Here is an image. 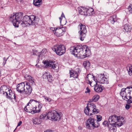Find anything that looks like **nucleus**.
I'll return each mask as SVG.
<instances>
[{
    "mask_svg": "<svg viewBox=\"0 0 132 132\" xmlns=\"http://www.w3.org/2000/svg\"><path fill=\"white\" fill-rule=\"evenodd\" d=\"M23 13L19 12L15 14L11 15L10 20L15 27H18L19 24H20L23 27L29 25H35L38 22V19L34 15L30 16L26 15L22 18Z\"/></svg>",
    "mask_w": 132,
    "mask_h": 132,
    "instance_id": "1",
    "label": "nucleus"
},
{
    "mask_svg": "<svg viewBox=\"0 0 132 132\" xmlns=\"http://www.w3.org/2000/svg\"><path fill=\"white\" fill-rule=\"evenodd\" d=\"M70 50L73 55L81 59L88 57L91 55L90 50L86 45L82 47L73 46L70 48Z\"/></svg>",
    "mask_w": 132,
    "mask_h": 132,
    "instance_id": "2",
    "label": "nucleus"
},
{
    "mask_svg": "<svg viewBox=\"0 0 132 132\" xmlns=\"http://www.w3.org/2000/svg\"><path fill=\"white\" fill-rule=\"evenodd\" d=\"M120 94L124 100L127 101L128 103L126 104L125 108L128 110L130 107V103H132L130 100L132 99V87H127L122 89Z\"/></svg>",
    "mask_w": 132,
    "mask_h": 132,
    "instance_id": "3",
    "label": "nucleus"
},
{
    "mask_svg": "<svg viewBox=\"0 0 132 132\" xmlns=\"http://www.w3.org/2000/svg\"><path fill=\"white\" fill-rule=\"evenodd\" d=\"M24 77L29 81V83L27 82H24L25 85L27 86L26 94L28 95L31 93L32 91V89L31 86L34 85L35 84V80L29 75H26Z\"/></svg>",
    "mask_w": 132,
    "mask_h": 132,
    "instance_id": "4",
    "label": "nucleus"
},
{
    "mask_svg": "<svg viewBox=\"0 0 132 132\" xmlns=\"http://www.w3.org/2000/svg\"><path fill=\"white\" fill-rule=\"evenodd\" d=\"M108 121L110 125L112 126H117L119 127L122 125L121 120L120 119V117H118L115 115L110 116Z\"/></svg>",
    "mask_w": 132,
    "mask_h": 132,
    "instance_id": "5",
    "label": "nucleus"
},
{
    "mask_svg": "<svg viewBox=\"0 0 132 132\" xmlns=\"http://www.w3.org/2000/svg\"><path fill=\"white\" fill-rule=\"evenodd\" d=\"M46 68H50L53 72H57L59 70V66L55 64V62L52 60L45 61L43 62Z\"/></svg>",
    "mask_w": 132,
    "mask_h": 132,
    "instance_id": "6",
    "label": "nucleus"
},
{
    "mask_svg": "<svg viewBox=\"0 0 132 132\" xmlns=\"http://www.w3.org/2000/svg\"><path fill=\"white\" fill-rule=\"evenodd\" d=\"M61 113H59L56 111L53 110L49 111L47 113L48 119L54 120V121L59 120L61 117Z\"/></svg>",
    "mask_w": 132,
    "mask_h": 132,
    "instance_id": "7",
    "label": "nucleus"
},
{
    "mask_svg": "<svg viewBox=\"0 0 132 132\" xmlns=\"http://www.w3.org/2000/svg\"><path fill=\"white\" fill-rule=\"evenodd\" d=\"M52 50L54 51L56 54L59 55H61L65 52V48L63 45H56L52 48Z\"/></svg>",
    "mask_w": 132,
    "mask_h": 132,
    "instance_id": "8",
    "label": "nucleus"
},
{
    "mask_svg": "<svg viewBox=\"0 0 132 132\" xmlns=\"http://www.w3.org/2000/svg\"><path fill=\"white\" fill-rule=\"evenodd\" d=\"M94 121V119L89 118L86 122V127L90 129L91 127H98L100 126V124L98 122H97V124L95 123Z\"/></svg>",
    "mask_w": 132,
    "mask_h": 132,
    "instance_id": "9",
    "label": "nucleus"
},
{
    "mask_svg": "<svg viewBox=\"0 0 132 132\" xmlns=\"http://www.w3.org/2000/svg\"><path fill=\"white\" fill-rule=\"evenodd\" d=\"M78 27L80 29V39L81 40L83 41L86 36L87 30L86 27L85 25L80 23L78 25Z\"/></svg>",
    "mask_w": 132,
    "mask_h": 132,
    "instance_id": "10",
    "label": "nucleus"
},
{
    "mask_svg": "<svg viewBox=\"0 0 132 132\" xmlns=\"http://www.w3.org/2000/svg\"><path fill=\"white\" fill-rule=\"evenodd\" d=\"M52 30L53 31H55V34L57 37H60L62 36L64 34L67 29L66 27H58L57 28H53Z\"/></svg>",
    "mask_w": 132,
    "mask_h": 132,
    "instance_id": "11",
    "label": "nucleus"
},
{
    "mask_svg": "<svg viewBox=\"0 0 132 132\" xmlns=\"http://www.w3.org/2000/svg\"><path fill=\"white\" fill-rule=\"evenodd\" d=\"M95 106L94 104L93 103L88 104L84 109V112L87 115L91 116L92 115V112Z\"/></svg>",
    "mask_w": 132,
    "mask_h": 132,
    "instance_id": "12",
    "label": "nucleus"
},
{
    "mask_svg": "<svg viewBox=\"0 0 132 132\" xmlns=\"http://www.w3.org/2000/svg\"><path fill=\"white\" fill-rule=\"evenodd\" d=\"M97 82L101 84H108V79L105 77L104 74H100L99 75L96 79Z\"/></svg>",
    "mask_w": 132,
    "mask_h": 132,
    "instance_id": "13",
    "label": "nucleus"
},
{
    "mask_svg": "<svg viewBox=\"0 0 132 132\" xmlns=\"http://www.w3.org/2000/svg\"><path fill=\"white\" fill-rule=\"evenodd\" d=\"M25 84L24 82H22L17 85L16 89L19 92L22 93L24 92L26 94V89L25 88Z\"/></svg>",
    "mask_w": 132,
    "mask_h": 132,
    "instance_id": "14",
    "label": "nucleus"
},
{
    "mask_svg": "<svg viewBox=\"0 0 132 132\" xmlns=\"http://www.w3.org/2000/svg\"><path fill=\"white\" fill-rule=\"evenodd\" d=\"M86 80L87 81H88L87 83L89 84L91 86V84L92 82L93 81V80L95 81V82L96 81L95 79V77L93 75L90 74H89L87 75L86 78Z\"/></svg>",
    "mask_w": 132,
    "mask_h": 132,
    "instance_id": "15",
    "label": "nucleus"
},
{
    "mask_svg": "<svg viewBox=\"0 0 132 132\" xmlns=\"http://www.w3.org/2000/svg\"><path fill=\"white\" fill-rule=\"evenodd\" d=\"M9 90V88L5 85L2 86L1 87L0 93L3 94L7 95Z\"/></svg>",
    "mask_w": 132,
    "mask_h": 132,
    "instance_id": "16",
    "label": "nucleus"
},
{
    "mask_svg": "<svg viewBox=\"0 0 132 132\" xmlns=\"http://www.w3.org/2000/svg\"><path fill=\"white\" fill-rule=\"evenodd\" d=\"M80 72V71L79 69H77L76 71H74L73 72H71V71H70L69 72L70 77H72L74 78H77L78 76V73Z\"/></svg>",
    "mask_w": 132,
    "mask_h": 132,
    "instance_id": "17",
    "label": "nucleus"
},
{
    "mask_svg": "<svg viewBox=\"0 0 132 132\" xmlns=\"http://www.w3.org/2000/svg\"><path fill=\"white\" fill-rule=\"evenodd\" d=\"M43 77L44 79H47L50 82L52 81L53 78L48 72H45L43 75Z\"/></svg>",
    "mask_w": 132,
    "mask_h": 132,
    "instance_id": "18",
    "label": "nucleus"
},
{
    "mask_svg": "<svg viewBox=\"0 0 132 132\" xmlns=\"http://www.w3.org/2000/svg\"><path fill=\"white\" fill-rule=\"evenodd\" d=\"M33 108H32L31 105L29 101V103H28L27 106L25 107L24 110L27 112L31 113L32 114L33 113Z\"/></svg>",
    "mask_w": 132,
    "mask_h": 132,
    "instance_id": "19",
    "label": "nucleus"
},
{
    "mask_svg": "<svg viewBox=\"0 0 132 132\" xmlns=\"http://www.w3.org/2000/svg\"><path fill=\"white\" fill-rule=\"evenodd\" d=\"M103 88L102 86L98 85L96 83L94 86V90L96 92L100 93L102 92L103 89Z\"/></svg>",
    "mask_w": 132,
    "mask_h": 132,
    "instance_id": "20",
    "label": "nucleus"
},
{
    "mask_svg": "<svg viewBox=\"0 0 132 132\" xmlns=\"http://www.w3.org/2000/svg\"><path fill=\"white\" fill-rule=\"evenodd\" d=\"M86 9L85 15L90 16L92 15L93 14L94 10L92 8H89V9L86 8Z\"/></svg>",
    "mask_w": 132,
    "mask_h": 132,
    "instance_id": "21",
    "label": "nucleus"
},
{
    "mask_svg": "<svg viewBox=\"0 0 132 132\" xmlns=\"http://www.w3.org/2000/svg\"><path fill=\"white\" fill-rule=\"evenodd\" d=\"M14 95V93L12 92V90L11 89H9V90L7 93V94L5 95L6 96L7 98L12 99L13 98Z\"/></svg>",
    "mask_w": 132,
    "mask_h": 132,
    "instance_id": "22",
    "label": "nucleus"
},
{
    "mask_svg": "<svg viewBox=\"0 0 132 132\" xmlns=\"http://www.w3.org/2000/svg\"><path fill=\"white\" fill-rule=\"evenodd\" d=\"M30 102L32 108H33V110L38 104L39 102L37 101L33 100H30Z\"/></svg>",
    "mask_w": 132,
    "mask_h": 132,
    "instance_id": "23",
    "label": "nucleus"
},
{
    "mask_svg": "<svg viewBox=\"0 0 132 132\" xmlns=\"http://www.w3.org/2000/svg\"><path fill=\"white\" fill-rule=\"evenodd\" d=\"M41 108V105L39 103L35 108L33 110L32 114L40 112Z\"/></svg>",
    "mask_w": 132,
    "mask_h": 132,
    "instance_id": "24",
    "label": "nucleus"
},
{
    "mask_svg": "<svg viewBox=\"0 0 132 132\" xmlns=\"http://www.w3.org/2000/svg\"><path fill=\"white\" fill-rule=\"evenodd\" d=\"M86 8L83 7H81L78 8V12L81 15H85V13Z\"/></svg>",
    "mask_w": 132,
    "mask_h": 132,
    "instance_id": "25",
    "label": "nucleus"
},
{
    "mask_svg": "<svg viewBox=\"0 0 132 132\" xmlns=\"http://www.w3.org/2000/svg\"><path fill=\"white\" fill-rule=\"evenodd\" d=\"M123 27L124 30L125 31L127 32L130 31L131 29V26L128 24H126Z\"/></svg>",
    "mask_w": 132,
    "mask_h": 132,
    "instance_id": "26",
    "label": "nucleus"
},
{
    "mask_svg": "<svg viewBox=\"0 0 132 132\" xmlns=\"http://www.w3.org/2000/svg\"><path fill=\"white\" fill-rule=\"evenodd\" d=\"M42 3V0H34L33 4L36 6H40Z\"/></svg>",
    "mask_w": 132,
    "mask_h": 132,
    "instance_id": "27",
    "label": "nucleus"
},
{
    "mask_svg": "<svg viewBox=\"0 0 132 132\" xmlns=\"http://www.w3.org/2000/svg\"><path fill=\"white\" fill-rule=\"evenodd\" d=\"M33 122L35 124H40L41 122V120L39 119L38 118H35L33 120Z\"/></svg>",
    "mask_w": 132,
    "mask_h": 132,
    "instance_id": "28",
    "label": "nucleus"
},
{
    "mask_svg": "<svg viewBox=\"0 0 132 132\" xmlns=\"http://www.w3.org/2000/svg\"><path fill=\"white\" fill-rule=\"evenodd\" d=\"M39 118L41 120V119L46 120L47 119H48V118H47V113L46 114H41Z\"/></svg>",
    "mask_w": 132,
    "mask_h": 132,
    "instance_id": "29",
    "label": "nucleus"
},
{
    "mask_svg": "<svg viewBox=\"0 0 132 132\" xmlns=\"http://www.w3.org/2000/svg\"><path fill=\"white\" fill-rule=\"evenodd\" d=\"M43 51L46 52V50L45 49H43L42 50V51L40 52H38L37 51H34L33 52V54L38 56L39 57L40 55H41L42 53H43Z\"/></svg>",
    "mask_w": 132,
    "mask_h": 132,
    "instance_id": "30",
    "label": "nucleus"
},
{
    "mask_svg": "<svg viewBox=\"0 0 132 132\" xmlns=\"http://www.w3.org/2000/svg\"><path fill=\"white\" fill-rule=\"evenodd\" d=\"M83 65L86 68H87L89 67L90 66V62L88 61H85L84 62Z\"/></svg>",
    "mask_w": 132,
    "mask_h": 132,
    "instance_id": "31",
    "label": "nucleus"
},
{
    "mask_svg": "<svg viewBox=\"0 0 132 132\" xmlns=\"http://www.w3.org/2000/svg\"><path fill=\"white\" fill-rule=\"evenodd\" d=\"M110 20L111 21V23L112 24H114V23L117 20L116 16L114 15L111 17Z\"/></svg>",
    "mask_w": 132,
    "mask_h": 132,
    "instance_id": "32",
    "label": "nucleus"
},
{
    "mask_svg": "<svg viewBox=\"0 0 132 132\" xmlns=\"http://www.w3.org/2000/svg\"><path fill=\"white\" fill-rule=\"evenodd\" d=\"M110 127L109 128L110 130V131H112L113 132H115L116 130V127L117 126H112L111 125L110 126Z\"/></svg>",
    "mask_w": 132,
    "mask_h": 132,
    "instance_id": "33",
    "label": "nucleus"
},
{
    "mask_svg": "<svg viewBox=\"0 0 132 132\" xmlns=\"http://www.w3.org/2000/svg\"><path fill=\"white\" fill-rule=\"evenodd\" d=\"M99 110L98 109H96V107L95 106H94L93 108V110L92 112V115L93 114H96L99 113Z\"/></svg>",
    "mask_w": 132,
    "mask_h": 132,
    "instance_id": "34",
    "label": "nucleus"
},
{
    "mask_svg": "<svg viewBox=\"0 0 132 132\" xmlns=\"http://www.w3.org/2000/svg\"><path fill=\"white\" fill-rule=\"evenodd\" d=\"M99 98V95H96L94 96L92 98V100L93 101L96 102L98 101Z\"/></svg>",
    "mask_w": 132,
    "mask_h": 132,
    "instance_id": "35",
    "label": "nucleus"
},
{
    "mask_svg": "<svg viewBox=\"0 0 132 132\" xmlns=\"http://www.w3.org/2000/svg\"><path fill=\"white\" fill-rule=\"evenodd\" d=\"M127 70L128 71L129 74L130 76H132V66L127 67Z\"/></svg>",
    "mask_w": 132,
    "mask_h": 132,
    "instance_id": "36",
    "label": "nucleus"
},
{
    "mask_svg": "<svg viewBox=\"0 0 132 132\" xmlns=\"http://www.w3.org/2000/svg\"><path fill=\"white\" fill-rule=\"evenodd\" d=\"M43 97L45 99V100H46L48 102H50L52 101V100L49 97L45 96H43Z\"/></svg>",
    "mask_w": 132,
    "mask_h": 132,
    "instance_id": "37",
    "label": "nucleus"
},
{
    "mask_svg": "<svg viewBox=\"0 0 132 132\" xmlns=\"http://www.w3.org/2000/svg\"><path fill=\"white\" fill-rule=\"evenodd\" d=\"M128 9L129 12L132 13V4H130Z\"/></svg>",
    "mask_w": 132,
    "mask_h": 132,
    "instance_id": "38",
    "label": "nucleus"
},
{
    "mask_svg": "<svg viewBox=\"0 0 132 132\" xmlns=\"http://www.w3.org/2000/svg\"><path fill=\"white\" fill-rule=\"evenodd\" d=\"M107 121H104L103 123V125H104L105 126H107L109 128H110V123H109Z\"/></svg>",
    "mask_w": 132,
    "mask_h": 132,
    "instance_id": "39",
    "label": "nucleus"
},
{
    "mask_svg": "<svg viewBox=\"0 0 132 132\" xmlns=\"http://www.w3.org/2000/svg\"><path fill=\"white\" fill-rule=\"evenodd\" d=\"M96 118L97 121H100L102 119V117L100 115H96Z\"/></svg>",
    "mask_w": 132,
    "mask_h": 132,
    "instance_id": "40",
    "label": "nucleus"
},
{
    "mask_svg": "<svg viewBox=\"0 0 132 132\" xmlns=\"http://www.w3.org/2000/svg\"><path fill=\"white\" fill-rule=\"evenodd\" d=\"M63 17H65L64 16V14L62 12V13L61 14V17H59V19L60 20V23H61V21L62 19V18Z\"/></svg>",
    "mask_w": 132,
    "mask_h": 132,
    "instance_id": "41",
    "label": "nucleus"
},
{
    "mask_svg": "<svg viewBox=\"0 0 132 132\" xmlns=\"http://www.w3.org/2000/svg\"><path fill=\"white\" fill-rule=\"evenodd\" d=\"M86 90L87 91H85V93H89L90 91V90L89 88L88 87H87L86 88Z\"/></svg>",
    "mask_w": 132,
    "mask_h": 132,
    "instance_id": "42",
    "label": "nucleus"
},
{
    "mask_svg": "<svg viewBox=\"0 0 132 132\" xmlns=\"http://www.w3.org/2000/svg\"><path fill=\"white\" fill-rule=\"evenodd\" d=\"M3 60H4V62L3 63V64H4V65L6 63V61H7V60H6L5 59V58L4 57L3 58Z\"/></svg>",
    "mask_w": 132,
    "mask_h": 132,
    "instance_id": "43",
    "label": "nucleus"
},
{
    "mask_svg": "<svg viewBox=\"0 0 132 132\" xmlns=\"http://www.w3.org/2000/svg\"><path fill=\"white\" fill-rule=\"evenodd\" d=\"M53 131L52 130H51L50 129H48L46 130V131H45L44 132H53Z\"/></svg>",
    "mask_w": 132,
    "mask_h": 132,
    "instance_id": "44",
    "label": "nucleus"
},
{
    "mask_svg": "<svg viewBox=\"0 0 132 132\" xmlns=\"http://www.w3.org/2000/svg\"><path fill=\"white\" fill-rule=\"evenodd\" d=\"M22 123V121H20L18 123L17 126H20L21 125Z\"/></svg>",
    "mask_w": 132,
    "mask_h": 132,
    "instance_id": "45",
    "label": "nucleus"
},
{
    "mask_svg": "<svg viewBox=\"0 0 132 132\" xmlns=\"http://www.w3.org/2000/svg\"><path fill=\"white\" fill-rule=\"evenodd\" d=\"M78 128L79 129L82 130V128L81 126H79L78 127Z\"/></svg>",
    "mask_w": 132,
    "mask_h": 132,
    "instance_id": "46",
    "label": "nucleus"
},
{
    "mask_svg": "<svg viewBox=\"0 0 132 132\" xmlns=\"http://www.w3.org/2000/svg\"><path fill=\"white\" fill-rule=\"evenodd\" d=\"M13 98L15 100V101H16V96H15V94L14 95V96L13 97Z\"/></svg>",
    "mask_w": 132,
    "mask_h": 132,
    "instance_id": "47",
    "label": "nucleus"
},
{
    "mask_svg": "<svg viewBox=\"0 0 132 132\" xmlns=\"http://www.w3.org/2000/svg\"><path fill=\"white\" fill-rule=\"evenodd\" d=\"M1 72L0 71V76H1Z\"/></svg>",
    "mask_w": 132,
    "mask_h": 132,
    "instance_id": "48",
    "label": "nucleus"
},
{
    "mask_svg": "<svg viewBox=\"0 0 132 132\" xmlns=\"http://www.w3.org/2000/svg\"><path fill=\"white\" fill-rule=\"evenodd\" d=\"M37 64H36V66H37Z\"/></svg>",
    "mask_w": 132,
    "mask_h": 132,
    "instance_id": "49",
    "label": "nucleus"
}]
</instances>
